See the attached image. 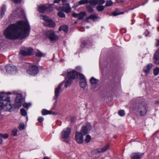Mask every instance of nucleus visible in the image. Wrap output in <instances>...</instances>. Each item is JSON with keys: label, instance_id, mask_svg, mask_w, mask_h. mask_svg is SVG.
I'll list each match as a JSON object with an SVG mask.
<instances>
[{"label": "nucleus", "instance_id": "9b49d317", "mask_svg": "<svg viewBox=\"0 0 159 159\" xmlns=\"http://www.w3.org/2000/svg\"><path fill=\"white\" fill-rule=\"evenodd\" d=\"M38 71V69L37 66H32L29 67L27 71V72L30 75H34L37 74Z\"/></svg>", "mask_w": 159, "mask_h": 159}, {"label": "nucleus", "instance_id": "aec40b11", "mask_svg": "<svg viewBox=\"0 0 159 159\" xmlns=\"http://www.w3.org/2000/svg\"><path fill=\"white\" fill-rule=\"evenodd\" d=\"M98 18V17L97 15L95 14H91L89 16L86 18V20L87 21L89 22V19H91L93 21H95Z\"/></svg>", "mask_w": 159, "mask_h": 159}, {"label": "nucleus", "instance_id": "a18cd8bd", "mask_svg": "<svg viewBox=\"0 0 159 159\" xmlns=\"http://www.w3.org/2000/svg\"><path fill=\"white\" fill-rule=\"evenodd\" d=\"M31 105V104L30 103H24L23 104V106L25 108H28Z\"/></svg>", "mask_w": 159, "mask_h": 159}, {"label": "nucleus", "instance_id": "13d9d810", "mask_svg": "<svg viewBox=\"0 0 159 159\" xmlns=\"http://www.w3.org/2000/svg\"><path fill=\"white\" fill-rule=\"evenodd\" d=\"M43 159H49V158L48 157H45L43 158Z\"/></svg>", "mask_w": 159, "mask_h": 159}, {"label": "nucleus", "instance_id": "8fccbe9b", "mask_svg": "<svg viewBox=\"0 0 159 159\" xmlns=\"http://www.w3.org/2000/svg\"><path fill=\"white\" fill-rule=\"evenodd\" d=\"M44 120V118L43 117L39 116V117L38 120L39 122L42 123Z\"/></svg>", "mask_w": 159, "mask_h": 159}, {"label": "nucleus", "instance_id": "473e14b6", "mask_svg": "<svg viewBox=\"0 0 159 159\" xmlns=\"http://www.w3.org/2000/svg\"><path fill=\"white\" fill-rule=\"evenodd\" d=\"M87 85V83L86 81H80V87L82 88H84Z\"/></svg>", "mask_w": 159, "mask_h": 159}, {"label": "nucleus", "instance_id": "4c0bfd02", "mask_svg": "<svg viewBox=\"0 0 159 159\" xmlns=\"http://www.w3.org/2000/svg\"><path fill=\"white\" fill-rule=\"evenodd\" d=\"M25 124L23 123H21L18 126V128L20 130L23 129L25 128Z\"/></svg>", "mask_w": 159, "mask_h": 159}, {"label": "nucleus", "instance_id": "2eb2a0df", "mask_svg": "<svg viewBox=\"0 0 159 159\" xmlns=\"http://www.w3.org/2000/svg\"><path fill=\"white\" fill-rule=\"evenodd\" d=\"M144 155V153L135 152L132 153L130 156V159H141Z\"/></svg>", "mask_w": 159, "mask_h": 159}, {"label": "nucleus", "instance_id": "dca6fc26", "mask_svg": "<svg viewBox=\"0 0 159 159\" xmlns=\"http://www.w3.org/2000/svg\"><path fill=\"white\" fill-rule=\"evenodd\" d=\"M84 135L80 132H76L75 134V139L76 141L79 143H83Z\"/></svg>", "mask_w": 159, "mask_h": 159}, {"label": "nucleus", "instance_id": "7c9ffc66", "mask_svg": "<svg viewBox=\"0 0 159 159\" xmlns=\"http://www.w3.org/2000/svg\"><path fill=\"white\" fill-rule=\"evenodd\" d=\"M105 7V6H104L99 5L96 8L97 10L99 11H102L104 10Z\"/></svg>", "mask_w": 159, "mask_h": 159}, {"label": "nucleus", "instance_id": "c03bdc74", "mask_svg": "<svg viewBox=\"0 0 159 159\" xmlns=\"http://www.w3.org/2000/svg\"><path fill=\"white\" fill-rule=\"evenodd\" d=\"M101 148H98L95 150V152L96 154L102 152Z\"/></svg>", "mask_w": 159, "mask_h": 159}, {"label": "nucleus", "instance_id": "6e6552de", "mask_svg": "<svg viewBox=\"0 0 159 159\" xmlns=\"http://www.w3.org/2000/svg\"><path fill=\"white\" fill-rule=\"evenodd\" d=\"M33 52V49L31 48H24L20 50L19 54L24 56H29L31 55Z\"/></svg>", "mask_w": 159, "mask_h": 159}, {"label": "nucleus", "instance_id": "de8ad7c7", "mask_svg": "<svg viewBox=\"0 0 159 159\" xmlns=\"http://www.w3.org/2000/svg\"><path fill=\"white\" fill-rule=\"evenodd\" d=\"M105 2V0H97V4L102 5Z\"/></svg>", "mask_w": 159, "mask_h": 159}, {"label": "nucleus", "instance_id": "20e7f679", "mask_svg": "<svg viewBox=\"0 0 159 159\" xmlns=\"http://www.w3.org/2000/svg\"><path fill=\"white\" fill-rule=\"evenodd\" d=\"M45 37L52 41H56L58 39V37L56 35L53 30H48L44 33Z\"/></svg>", "mask_w": 159, "mask_h": 159}, {"label": "nucleus", "instance_id": "f03ea898", "mask_svg": "<svg viewBox=\"0 0 159 159\" xmlns=\"http://www.w3.org/2000/svg\"><path fill=\"white\" fill-rule=\"evenodd\" d=\"M12 107L10 98L3 93H0V110L9 111Z\"/></svg>", "mask_w": 159, "mask_h": 159}, {"label": "nucleus", "instance_id": "e2e57ef3", "mask_svg": "<svg viewBox=\"0 0 159 159\" xmlns=\"http://www.w3.org/2000/svg\"><path fill=\"white\" fill-rule=\"evenodd\" d=\"M99 158H97L96 159H99Z\"/></svg>", "mask_w": 159, "mask_h": 159}, {"label": "nucleus", "instance_id": "79ce46f5", "mask_svg": "<svg viewBox=\"0 0 159 159\" xmlns=\"http://www.w3.org/2000/svg\"><path fill=\"white\" fill-rule=\"evenodd\" d=\"M119 115L120 116H123L125 115V112L124 110H120L118 112Z\"/></svg>", "mask_w": 159, "mask_h": 159}, {"label": "nucleus", "instance_id": "6ab92c4d", "mask_svg": "<svg viewBox=\"0 0 159 159\" xmlns=\"http://www.w3.org/2000/svg\"><path fill=\"white\" fill-rule=\"evenodd\" d=\"M154 57L155 60L154 63L157 64H159V48L155 53Z\"/></svg>", "mask_w": 159, "mask_h": 159}, {"label": "nucleus", "instance_id": "f8f14e48", "mask_svg": "<svg viewBox=\"0 0 159 159\" xmlns=\"http://www.w3.org/2000/svg\"><path fill=\"white\" fill-rule=\"evenodd\" d=\"M23 101V99L21 94H17L15 100V105L16 107L18 108L20 107L21 106Z\"/></svg>", "mask_w": 159, "mask_h": 159}, {"label": "nucleus", "instance_id": "864d4df0", "mask_svg": "<svg viewBox=\"0 0 159 159\" xmlns=\"http://www.w3.org/2000/svg\"><path fill=\"white\" fill-rule=\"evenodd\" d=\"M13 2L15 3H19L21 0H12Z\"/></svg>", "mask_w": 159, "mask_h": 159}, {"label": "nucleus", "instance_id": "5fc2aeb1", "mask_svg": "<svg viewBox=\"0 0 159 159\" xmlns=\"http://www.w3.org/2000/svg\"><path fill=\"white\" fill-rule=\"evenodd\" d=\"M75 119V117H72L70 119V120L71 121H73Z\"/></svg>", "mask_w": 159, "mask_h": 159}, {"label": "nucleus", "instance_id": "4468645a", "mask_svg": "<svg viewBox=\"0 0 159 159\" xmlns=\"http://www.w3.org/2000/svg\"><path fill=\"white\" fill-rule=\"evenodd\" d=\"M38 10L41 13H43L46 11H51L52 10V8L51 7L47 5H40L38 6Z\"/></svg>", "mask_w": 159, "mask_h": 159}, {"label": "nucleus", "instance_id": "39448f33", "mask_svg": "<svg viewBox=\"0 0 159 159\" xmlns=\"http://www.w3.org/2000/svg\"><path fill=\"white\" fill-rule=\"evenodd\" d=\"M62 2L63 7H57L56 8L58 11H65L66 13H68L71 11V8L70 5L68 3H65L67 0H61Z\"/></svg>", "mask_w": 159, "mask_h": 159}, {"label": "nucleus", "instance_id": "c85d7f7f", "mask_svg": "<svg viewBox=\"0 0 159 159\" xmlns=\"http://www.w3.org/2000/svg\"><path fill=\"white\" fill-rule=\"evenodd\" d=\"M22 13V10L21 8H17L14 12V14L16 15L21 14Z\"/></svg>", "mask_w": 159, "mask_h": 159}, {"label": "nucleus", "instance_id": "393cba45", "mask_svg": "<svg viewBox=\"0 0 159 159\" xmlns=\"http://www.w3.org/2000/svg\"><path fill=\"white\" fill-rule=\"evenodd\" d=\"M62 30L65 32H67L68 31V27L67 26L65 25L61 26L59 29V31H61Z\"/></svg>", "mask_w": 159, "mask_h": 159}, {"label": "nucleus", "instance_id": "f257e3e1", "mask_svg": "<svg viewBox=\"0 0 159 159\" xmlns=\"http://www.w3.org/2000/svg\"><path fill=\"white\" fill-rule=\"evenodd\" d=\"M30 31L28 21H20L10 25L5 31L4 34L8 39H23L29 35Z\"/></svg>", "mask_w": 159, "mask_h": 159}, {"label": "nucleus", "instance_id": "f3484780", "mask_svg": "<svg viewBox=\"0 0 159 159\" xmlns=\"http://www.w3.org/2000/svg\"><path fill=\"white\" fill-rule=\"evenodd\" d=\"M90 128L91 125L90 124L87 123L86 125L83 126L82 127L80 133L84 135H85L87 133L88 130L90 129Z\"/></svg>", "mask_w": 159, "mask_h": 159}, {"label": "nucleus", "instance_id": "1a4fd4ad", "mask_svg": "<svg viewBox=\"0 0 159 159\" xmlns=\"http://www.w3.org/2000/svg\"><path fill=\"white\" fill-rule=\"evenodd\" d=\"M5 69L6 72L10 74H15L17 71L16 67L14 65H7L6 66Z\"/></svg>", "mask_w": 159, "mask_h": 159}, {"label": "nucleus", "instance_id": "ddd939ff", "mask_svg": "<svg viewBox=\"0 0 159 159\" xmlns=\"http://www.w3.org/2000/svg\"><path fill=\"white\" fill-rule=\"evenodd\" d=\"M64 84V82L61 83L59 84L57 87L56 88L55 90V95L53 97V99L56 100L55 102H56L57 99L59 96L60 93L61 89V87Z\"/></svg>", "mask_w": 159, "mask_h": 159}, {"label": "nucleus", "instance_id": "052dcab7", "mask_svg": "<svg viewBox=\"0 0 159 159\" xmlns=\"http://www.w3.org/2000/svg\"><path fill=\"white\" fill-rule=\"evenodd\" d=\"M154 1H158L159 0H154Z\"/></svg>", "mask_w": 159, "mask_h": 159}, {"label": "nucleus", "instance_id": "3c124183", "mask_svg": "<svg viewBox=\"0 0 159 159\" xmlns=\"http://www.w3.org/2000/svg\"><path fill=\"white\" fill-rule=\"evenodd\" d=\"M150 32L148 30L146 31L144 33V34L146 37L148 36Z\"/></svg>", "mask_w": 159, "mask_h": 159}, {"label": "nucleus", "instance_id": "0eeeda50", "mask_svg": "<svg viewBox=\"0 0 159 159\" xmlns=\"http://www.w3.org/2000/svg\"><path fill=\"white\" fill-rule=\"evenodd\" d=\"M77 76V72L75 70L72 69L67 70L66 76L68 78L73 80Z\"/></svg>", "mask_w": 159, "mask_h": 159}, {"label": "nucleus", "instance_id": "bb28decb", "mask_svg": "<svg viewBox=\"0 0 159 159\" xmlns=\"http://www.w3.org/2000/svg\"><path fill=\"white\" fill-rule=\"evenodd\" d=\"M99 80L93 77L91 78L90 80L91 83L92 85H96L99 82Z\"/></svg>", "mask_w": 159, "mask_h": 159}, {"label": "nucleus", "instance_id": "b1692460", "mask_svg": "<svg viewBox=\"0 0 159 159\" xmlns=\"http://www.w3.org/2000/svg\"><path fill=\"white\" fill-rule=\"evenodd\" d=\"M72 80L68 78L65 82L64 84V86L65 88H66L69 86H70L72 83Z\"/></svg>", "mask_w": 159, "mask_h": 159}, {"label": "nucleus", "instance_id": "4d7b16f0", "mask_svg": "<svg viewBox=\"0 0 159 159\" xmlns=\"http://www.w3.org/2000/svg\"><path fill=\"white\" fill-rule=\"evenodd\" d=\"M2 142V139L1 138H0V144H1Z\"/></svg>", "mask_w": 159, "mask_h": 159}, {"label": "nucleus", "instance_id": "680f3d73", "mask_svg": "<svg viewBox=\"0 0 159 159\" xmlns=\"http://www.w3.org/2000/svg\"><path fill=\"white\" fill-rule=\"evenodd\" d=\"M62 75H64V74H62Z\"/></svg>", "mask_w": 159, "mask_h": 159}, {"label": "nucleus", "instance_id": "2f4dec72", "mask_svg": "<svg viewBox=\"0 0 159 159\" xmlns=\"http://www.w3.org/2000/svg\"><path fill=\"white\" fill-rule=\"evenodd\" d=\"M89 2V0H80L79 2V4L80 5L84 4Z\"/></svg>", "mask_w": 159, "mask_h": 159}, {"label": "nucleus", "instance_id": "e433bc0d", "mask_svg": "<svg viewBox=\"0 0 159 159\" xmlns=\"http://www.w3.org/2000/svg\"><path fill=\"white\" fill-rule=\"evenodd\" d=\"M59 12L58 13V16L61 18H64L65 17V14L62 12L61 11H59ZM63 12H64V11H63Z\"/></svg>", "mask_w": 159, "mask_h": 159}, {"label": "nucleus", "instance_id": "f704fd0d", "mask_svg": "<svg viewBox=\"0 0 159 159\" xmlns=\"http://www.w3.org/2000/svg\"><path fill=\"white\" fill-rule=\"evenodd\" d=\"M109 144H107L106 146L103 147L102 148V152H104L106 151L109 148Z\"/></svg>", "mask_w": 159, "mask_h": 159}, {"label": "nucleus", "instance_id": "0e129e2a", "mask_svg": "<svg viewBox=\"0 0 159 159\" xmlns=\"http://www.w3.org/2000/svg\"><path fill=\"white\" fill-rule=\"evenodd\" d=\"M87 28H89V27L87 26Z\"/></svg>", "mask_w": 159, "mask_h": 159}, {"label": "nucleus", "instance_id": "a878e982", "mask_svg": "<svg viewBox=\"0 0 159 159\" xmlns=\"http://www.w3.org/2000/svg\"><path fill=\"white\" fill-rule=\"evenodd\" d=\"M92 5L90 4H87L86 6V7L87 10L89 13H92L93 12V8L94 7L93 6V7H92Z\"/></svg>", "mask_w": 159, "mask_h": 159}, {"label": "nucleus", "instance_id": "603ef678", "mask_svg": "<svg viewBox=\"0 0 159 159\" xmlns=\"http://www.w3.org/2000/svg\"><path fill=\"white\" fill-rule=\"evenodd\" d=\"M155 45L156 47H158L159 45V40L157 39L156 40Z\"/></svg>", "mask_w": 159, "mask_h": 159}, {"label": "nucleus", "instance_id": "412c9836", "mask_svg": "<svg viewBox=\"0 0 159 159\" xmlns=\"http://www.w3.org/2000/svg\"><path fill=\"white\" fill-rule=\"evenodd\" d=\"M42 114L43 115H45L48 114L56 115V113L51 111H48L46 109H43L42 111Z\"/></svg>", "mask_w": 159, "mask_h": 159}, {"label": "nucleus", "instance_id": "37998d69", "mask_svg": "<svg viewBox=\"0 0 159 159\" xmlns=\"http://www.w3.org/2000/svg\"><path fill=\"white\" fill-rule=\"evenodd\" d=\"M79 78L80 81H86L85 77L84 75L82 74H80L79 76Z\"/></svg>", "mask_w": 159, "mask_h": 159}, {"label": "nucleus", "instance_id": "423d86ee", "mask_svg": "<svg viewBox=\"0 0 159 159\" xmlns=\"http://www.w3.org/2000/svg\"><path fill=\"white\" fill-rule=\"evenodd\" d=\"M148 107L147 104L144 102H142L138 106V110L141 116L146 114L148 110Z\"/></svg>", "mask_w": 159, "mask_h": 159}, {"label": "nucleus", "instance_id": "5701e85b", "mask_svg": "<svg viewBox=\"0 0 159 159\" xmlns=\"http://www.w3.org/2000/svg\"><path fill=\"white\" fill-rule=\"evenodd\" d=\"M6 10V6L5 5H2L1 7V11L0 13V17L1 18H2L5 15V13Z\"/></svg>", "mask_w": 159, "mask_h": 159}, {"label": "nucleus", "instance_id": "bf43d9fd", "mask_svg": "<svg viewBox=\"0 0 159 159\" xmlns=\"http://www.w3.org/2000/svg\"><path fill=\"white\" fill-rule=\"evenodd\" d=\"M156 104L159 103V101L156 102Z\"/></svg>", "mask_w": 159, "mask_h": 159}, {"label": "nucleus", "instance_id": "a19ab883", "mask_svg": "<svg viewBox=\"0 0 159 159\" xmlns=\"http://www.w3.org/2000/svg\"><path fill=\"white\" fill-rule=\"evenodd\" d=\"M20 112L22 116H25L27 115V112L25 110L24 108H21L20 109Z\"/></svg>", "mask_w": 159, "mask_h": 159}, {"label": "nucleus", "instance_id": "58836bf2", "mask_svg": "<svg viewBox=\"0 0 159 159\" xmlns=\"http://www.w3.org/2000/svg\"><path fill=\"white\" fill-rule=\"evenodd\" d=\"M35 55L37 57H41L42 56H44L45 55L44 54L43 55V53L39 51H38L36 53Z\"/></svg>", "mask_w": 159, "mask_h": 159}, {"label": "nucleus", "instance_id": "4be33fe9", "mask_svg": "<svg viewBox=\"0 0 159 159\" xmlns=\"http://www.w3.org/2000/svg\"><path fill=\"white\" fill-rule=\"evenodd\" d=\"M152 66V64H149L147 66L144 67L143 69V71L146 74L148 73L149 70Z\"/></svg>", "mask_w": 159, "mask_h": 159}, {"label": "nucleus", "instance_id": "6e6d98bb", "mask_svg": "<svg viewBox=\"0 0 159 159\" xmlns=\"http://www.w3.org/2000/svg\"><path fill=\"white\" fill-rule=\"evenodd\" d=\"M61 0H55L54 2V3H58Z\"/></svg>", "mask_w": 159, "mask_h": 159}, {"label": "nucleus", "instance_id": "09e8293b", "mask_svg": "<svg viewBox=\"0 0 159 159\" xmlns=\"http://www.w3.org/2000/svg\"><path fill=\"white\" fill-rule=\"evenodd\" d=\"M0 136L3 138L6 139L8 137V135L7 134H0Z\"/></svg>", "mask_w": 159, "mask_h": 159}, {"label": "nucleus", "instance_id": "c756f323", "mask_svg": "<svg viewBox=\"0 0 159 159\" xmlns=\"http://www.w3.org/2000/svg\"><path fill=\"white\" fill-rule=\"evenodd\" d=\"M111 0H107L106 2V3L105 5V7L111 6L113 4Z\"/></svg>", "mask_w": 159, "mask_h": 159}, {"label": "nucleus", "instance_id": "ea45409f", "mask_svg": "<svg viewBox=\"0 0 159 159\" xmlns=\"http://www.w3.org/2000/svg\"><path fill=\"white\" fill-rule=\"evenodd\" d=\"M159 72V68L158 67L156 68L153 70V73L155 75H157Z\"/></svg>", "mask_w": 159, "mask_h": 159}, {"label": "nucleus", "instance_id": "c9c22d12", "mask_svg": "<svg viewBox=\"0 0 159 159\" xmlns=\"http://www.w3.org/2000/svg\"><path fill=\"white\" fill-rule=\"evenodd\" d=\"M18 129L16 128H15L12 130V134L14 136H16L17 135V132Z\"/></svg>", "mask_w": 159, "mask_h": 159}, {"label": "nucleus", "instance_id": "7ed1b4c3", "mask_svg": "<svg viewBox=\"0 0 159 159\" xmlns=\"http://www.w3.org/2000/svg\"><path fill=\"white\" fill-rule=\"evenodd\" d=\"M40 18L44 20V22L43 23L44 25L50 27H55L56 25L55 23L48 17L41 15L40 16Z\"/></svg>", "mask_w": 159, "mask_h": 159}, {"label": "nucleus", "instance_id": "9d476101", "mask_svg": "<svg viewBox=\"0 0 159 159\" xmlns=\"http://www.w3.org/2000/svg\"><path fill=\"white\" fill-rule=\"evenodd\" d=\"M71 133V129L69 127L64 129L61 132V138L63 139L68 138Z\"/></svg>", "mask_w": 159, "mask_h": 159}, {"label": "nucleus", "instance_id": "72a5a7b5", "mask_svg": "<svg viewBox=\"0 0 159 159\" xmlns=\"http://www.w3.org/2000/svg\"><path fill=\"white\" fill-rule=\"evenodd\" d=\"M89 2L90 3V5L94 7L95 5L97 4V0H89Z\"/></svg>", "mask_w": 159, "mask_h": 159}, {"label": "nucleus", "instance_id": "a211bd4d", "mask_svg": "<svg viewBox=\"0 0 159 159\" xmlns=\"http://www.w3.org/2000/svg\"><path fill=\"white\" fill-rule=\"evenodd\" d=\"M86 15V13L84 12H81L80 13L77 14L75 13H73L72 16L74 17H77L79 19H81L84 18Z\"/></svg>", "mask_w": 159, "mask_h": 159}, {"label": "nucleus", "instance_id": "49530a36", "mask_svg": "<svg viewBox=\"0 0 159 159\" xmlns=\"http://www.w3.org/2000/svg\"><path fill=\"white\" fill-rule=\"evenodd\" d=\"M90 136L89 135H87L85 138V141L86 143H88L90 141Z\"/></svg>", "mask_w": 159, "mask_h": 159}, {"label": "nucleus", "instance_id": "cd10ccee", "mask_svg": "<svg viewBox=\"0 0 159 159\" xmlns=\"http://www.w3.org/2000/svg\"><path fill=\"white\" fill-rule=\"evenodd\" d=\"M119 10V9L116 8V9L115 11V12H114L113 13V15L114 16H118V15H121V14H123L125 13V12H120L119 13L117 12V11H118Z\"/></svg>", "mask_w": 159, "mask_h": 159}]
</instances>
